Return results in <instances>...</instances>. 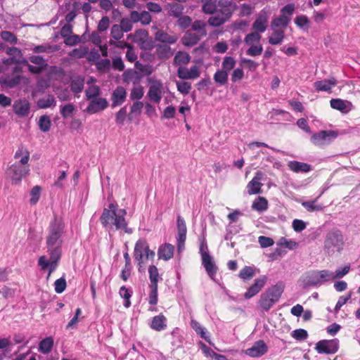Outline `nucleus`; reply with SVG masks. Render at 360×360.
I'll use <instances>...</instances> for the list:
<instances>
[{
	"mask_svg": "<svg viewBox=\"0 0 360 360\" xmlns=\"http://www.w3.org/2000/svg\"><path fill=\"white\" fill-rule=\"evenodd\" d=\"M155 40L162 42L164 44H174L177 41V37L174 35H170L163 30H158L155 33Z\"/></svg>",
	"mask_w": 360,
	"mask_h": 360,
	"instance_id": "nucleus-29",
	"label": "nucleus"
},
{
	"mask_svg": "<svg viewBox=\"0 0 360 360\" xmlns=\"http://www.w3.org/2000/svg\"><path fill=\"white\" fill-rule=\"evenodd\" d=\"M263 173L261 171H257L255 176L248 184L247 189L249 195L260 194L262 193V187L263 184L261 181L263 179Z\"/></svg>",
	"mask_w": 360,
	"mask_h": 360,
	"instance_id": "nucleus-13",
	"label": "nucleus"
},
{
	"mask_svg": "<svg viewBox=\"0 0 360 360\" xmlns=\"http://www.w3.org/2000/svg\"><path fill=\"white\" fill-rule=\"evenodd\" d=\"M202 259V264L203 265L207 274L213 278L217 274V267L210 254H204Z\"/></svg>",
	"mask_w": 360,
	"mask_h": 360,
	"instance_id": "nucleus-20",
	"label": "nucleus"
},
{
	"mask_svg": "<svg viewBox=\"0 0 360 360\" xmlns=\"http://www.w3.org/2000/svg\"><path fill=\"white\" fill-rule=\"evenodd\" d=\"M252 208L258 212H263L268 208V200L262 196H259L252 205Z\"/></svg>",
	"mask_w": 360,
	"mask_h": 360,
	"instance_id": "nucleus-40",
	"label": "nucleus"
},
{
	"mask_svg": "<svg viewBox=\"0 0 360 360\" xmlns=\"http://www.w3.org/2000/svg\"><path fill=\"white\" fill-rule=\"evenodd\" d=\"M317 274H319L321 284H322L323 282L335 279L334 273L328 270L317 271Z\"/></svg>",
	"mask_w": 360,
	"mask_h": 360,
	"instance_id": "nucleus-51",
	"label": "nucleus"
},
{
	"mask_svg": "<svg viewBox=\"0 0 360 360\" xmlns=\"http://www.w3.org/2000/svg\"><path fill=\"white\" fill-rule=\"evenodd\" d=\"M203 37L191 30H187L181 38L182 44L185 46H193L197 44Z\"/></svg>",
	"mask_w": 360,
	"mask_h": 360,
	"instance_id": "nucleus-22",
	"label": "nucleus"
},
{
	"mask_svg": "<svg viewBox=\"0 0 360 360\" xmlns=\"http://www.w3.org/2000/svg\"><path fill=\"white\" fill-rule=\"evenodd\" d=\"M143 105V102L139 101H135L131 106L130 112L127 116L128 120L131 122L133 120L134 116L140 115Z\"/></svg>",
	"mask_w": 360,
	"mask_h": 360,
	"instance_id": "nucleus-36",
	"label": "nucleus"
},
{
	"mask_svg": "<svg viewBox=\"0 0 360 360\" xmlns=\"http://www.w3.org/2000/svg\"><path fill=\"white\" fill-rule=\"evenodd\" d=\"M149 278L150 285L158 286V282L160 277L158 269L155 265H151L148 268Z\"/></svg>",
	"mask_w": 360,
	"mask_h": 360,
	"instance_id": "nucleus-46",
	"label": "nucleus"
},
{
	"mask_svg": "<svg viewBox=\"0 0 360 360\" xmlns=\"http://www.w3.org/2000/svg\"><path fill=\"white\" fill-rule=\"evenodd\" d=\"M272 35L269 37V43L271 45H278L282 43L285 37L283 30H273Z\"/></svg>",
	"mask_w": 360,
	"mask_h": 360,
	"instance_id": "nucleus-35",
	"label": "nucleus"
},
{
	"mask_svg": "<svg viewBox=\"0 0 360 360\" xmlns=\"http://www.w3.org/2000/svg\"><path fill=\"white\" fill-rule=\"evenodd\" d=\"M84 86V77L82 76H75L71 78L70 89L71 91L77 94L83 91Z\"/></svg>",
	"mask_w": 360,
	"mask_h": 360,
	"instance_id": "nucleus-27",
	"label": "nucleus"
},
{
	"mask_svg": "<svg viewBox=\"0 0 360 360\" xmlns=\"http://www.w3.org/2000/svg\"><path fill=\"white\" fill-rule=\"evenodd\" d=\"M347 101L340 98H333L330 101L331 108L342 113H347L349 111L347 107Z\"/></svg>",
	"mask_w": 360,
	"mask_h": 360,
	"instance_id": "nucleus-34",
	"label": "nucleus"
},
{
	"mask_svg": "<svg viewBox=\"0 0 360 360\" xmlns=\"http://www.w3.org/2000/svg\"><path fill=\"white\" fill-rule=\"evenodd\" d=\"M202 11L212 15L207 23L212 27H220L228 22L236 9V4L229 0H200Z\"/></svg>",
	"mask_w": 360,
	"mask_h": 360,
	"instance_id": "nucleus-2",
	"label": "nucleus"
},
{
	"mask_svg": "<svg viewBox=\"0 0 360 360\" xmlns=\"http://www.w3.org/2000/svg\"><path fill=\"white\" fill-rule=\"evenodd\" d=\"M53 339L51 337H48L43 339L39 345V349L43 354H49L53 348Z\"/></svg>",
	"mask_w": 360,
	"mask_h": 360,
	"instance_id": "nucleus-37",
	"label": "nucleus"
},
{
	"mask_svg": "<svg viewBox=\"0 0 360 360\" xmlns=\"http://www.w3.org/2000/svg\"><path fill=\"white\" fill-rule=\"evenodd\" d=\"M147 81L149 84L147 96L150 101L158 104L165 94L163 83L153 77H148Z\"/></svg>",
	"mask_w": 360,
	"mask_h": 360,
	"instance_id": "nucleus-7",
	"label": "nucleus"
},
{
	"mask_svg": "<svg viewBox=\"0 0 360 360\" xmlns=\"http://www.w3.org/2000/svg\"><path fill=\"white\" fill-rule=\"evenodd\" d=\"M110 35L115 40H120L123 37L124 32L119 25L115 24L111 27Z\"/></svg>",
	"mask_w": 360,
	"mask_h": 360,
	"instance_id": "nucleus-58",
	"label": "nucleus"
},
{
	"mask_svg": "<svg viewBox=\"0 0 360 360\" xmlns=\"http://www.w3.org/2000/svg\"><path fill=\"white\" fill-rule=\"evenodd\" d=\"M22 73V68L19 65H15L13 69L12 75H4L0 79L1 84L8 88H13L16 86L21 80L20 74Z\"/></svg>",
	"mask_w": 360,
	"mask_h": 360,
	"instance_id": "nucleus-10",
	"label": "nucleus"
},
{
	"mask_svg": "<svg viewBox=\"0 0 360 360\" xmlns=\"http://www.w3.org/2000/svg\"><path fill=\"white\" fill-rule=\"evenodd\" d=\"M127 91L122 86H117L112 92L111 96L112 107L121 105L126 100Z\"/></svg>",
	"mask_w": 360,
	"mask_h": 360,
	"instance_id": "nucleus-19",
	"label": "nucleus"
},
{
	"mask_svg": "<svg viewBox=\"0 0 360 360\" xmlns=\"http://www.w3.org/2000/svg\"><path fill=\"white\" fill-rule=\"evenodd\" d=\"M75 110V106L72 103H68L63 106H61L60 112L62 117L66 119L72 116Z\"/></svg>",
	"mask_w": 360,
	"mask_h": 360,
	"instance_id": "nucleus-52",
	"label": "nucleus"
},
{
	"mask_svg": "<svg viewBox=\"0 0 360 360\" xmlns=\"http://www.w3.org/2000/svg\"><path fill=\"white\" fill-rule=\"evenodd\" d=\"M267 346L263 340L257 341L254 345L246 349L245 354L251 357H259L267 352Z\"/></svg>",
	"mask_w": 360,
	"mask_h": 360,
	"instance_id": "nucleus-16",
	"label": "nucleus"
},
{
	"mask_svg": "<svg viewBox=\"0 0 360 360\" xmlns=\"http://www.w3.org/2000/svg\"><path fill=\"white\" fill-rule=\"evenodd\" d=\"M283 285L281 283H277L263 292L259 300V305L264 311H269L271 307L276 303L283 292Z\"/></svg>",
	"mask_w": 360,
	"mask_h": 360,
	"instance_id": "nucleus-5",
	"label": "nucleus"
},
{
	"mask_svg": "<svg viewBox=\"0 0 360 360\" xmlns=\"http://www.w3.org/2000/svg\"><path fill=\"white\" fill-rule=\"evenodd\" d=\"M289 169L296 173L303 172L306 173L311 170L310 165L298 161H291L288 163Z\"/></svg>",
	"mask_w": 360,
	"mask_h": 360,
	"instance_id": "nucleus-28",
	"label": "nucleus"
},
{
	"mask_svg": "<svg viewBox=\"0 0 360 360\" xmlns=\"http://www.w3.org/2000/svg\"><path fill=\"white\" fill-rule=\"evenodd\" d=\"M41 187L39 186H34L31 191V198L30 200V202L32 205H35L39 200L40 195H41Z\"/></svg>",
	"mask_w": 360,
	"mask_h": 360,
	"instance_id": "nucleus-60",
	"label": "nucleus"
},
{
	"mask_svg": "<svg viewBox=\"0 0 360 360\" xmlns=\"http://www.w3.org/2000/svg\"><path fill=\"white\" fill-rule=\"evenodd\" d=\"M89 101V105L85 111L91 115L101 112L108 106V102L105 98L98 97L91 99Z\"/></svg>",
	"mask_w": 360,
	"mask_h": 360,
	"instance_id": "nucleus-12",
	"label": "nucleus"
},
{
	"mask_svg": "<svg viewBox=\"0 0 360 360\" xmlns=\"http://www.w3.org/2000/svg\"><path fill=\"white\" fill-rule=\"evenodd\" d=\"M291 335L295 340L302 341L308 337V333L306 330L300 328L293 330Z\"/></svg>",
	"mask_w": 360,
	"mask_h": 360,
	"instance_id": "nucleus-64",
	"label": "nucleus"
},
{
	"mask_svg": "<svg viewBox=\"0 0 360 360\" xmlns=\"http://www.w3.org/2000/svg\"><path fill=\"white\" fill-rule=\"evenodd\" d=\"M200 68L197 65H193L188 69L186 67L180 66L177 70V76L181 79H195L200 77Z\"/></svg>",
	"mask_w": 360,
	"mask_h": 360,
	"instance_id": "nucleus-14",
	"label": "nucleus"
},
{
	"mask_svg": "<svg viewBox=\"0 0 360 360\" xmlns=\"http://www.w3.org/2000/svg\"><path fill=\"white\" fill-rule=\"evenodd\" d=\"M295 23L300 28H305L306 30H308L309 20L307 16L304 15H300L295 18Z\"/></svg>",
	"mask_w": 360,
	"mask_h": 360,
	"instance_id": "nucleus-55",
	"label": "nucleus"
},
{
	"mask_svg": "<svg viewBox=\"0 0 360 360\" xmlns=\"http://www.w3.org/2000/svg\"><path fill=\"white\" fill-rule=\"evenodd\" d=\"M177 18L178 25L181 29L185 30L188 28L189 26H191L192 22V18L190 16L181 15L180 17Z\"/></svg>",
	"mask_w": 360,
	"mask_h": 360,
	"instance_id": "nucleus-62",
	"label": "nucleus"
},
{
	"mask_svg": "<svg viewBox=\"0 0 360 360\" xmlns=\"http://www.w3.org/2000/svg\"><path fill=\"white\" fill-rule=\"evenodd\" d=\"M155 252L150 250L149 245L146 239H139L136 241L134 250V258L137 262V266L139 271H142L145 260L153 259Z\"/></svg>",
	"mask_w": 360,
	"mask_h": 360,
	"instance_id": "nucleus-6",
	"label": "nucleus"
},
{
	"mask_svg": "<svg viewBox=\"0 0 360 360\" xmlns=\"http://www.w3.org/2000/svg\"><path fill=\"white\" fill-rule=\"evenodd\" d=\"M174 251V245L169 243H165L159 247L158 250V256L160 259L167 261L173 257Z\"/></svg>",
	"mask_w": 360,
	"mask_h": 360,
	"instance_id": "nucleus-24",
	"label": "nucleus"
},
{
	"mask_svg": "<svg viewBox=\"0 0 360 360\" xmlns=\"http://www.w3.org/2000/svg\"><path fill=\"white\" fill-rule=\"evenodd\" d=\"M191 326L202 338L208 341V337L206 336L205 328H203L197 321L192 319L191 321Z\"/></svg>",
	"mask_w": 360,
	"mask_h": 360,
	"instance_id": "nucleus-48",
	"label": "nucleus"
},
{
	"mask_svg": "<svg viewBox=\"0 0 360 360\" xmlns=\"http://www.w3.org/2000/svg\"><path fill=\"white\" fill-rule=\"evenodd\" d=\"M0 36L4 41L11 44H16L18 42L17 37L10 31H2L0 33Z\"/></svg>",
	"mask_w": 360,
	"mask_h": 360,
	"instance_id": "nucleus-53",
	"label": "nucleus"
},
{
	"mask_svg": "<svg viewBox=\"0 0 360 360\" xmlns=\"http://www.w3.org/2000/svg\"><path fill=\"white\" fill-rule=\"evenodd\" d=\"M13 109L19 117H27L30 112V104L26 99H20L14 102Z\"/></svg>",
	"mask_w": 360,
	"mask_h": 360,
	"instance_id": "nucleus-17",
	"label": "nucleus"
},
{
	"mask_svg": "<svg viewBox=\"0 0 360 360\" xmlns=\"http://www.w3.org/2000/svg\"><path fill=\"white\" fill-rule=\"evenodd\" d=\"M191 60L190 55L184 51H178L174 58L175 65H186Z\"/></svg>",
	"mask_w": 360,
	"mask_h": 360,
	"instance_id": "nucleus-38",
	"label": "nucleus"
},
{
	"mask_svg": "<svg viewBox=\"0 0 360 360\" xmlns=\"http://www.w3.org/2000/svg\"><path fill=\"white\" fill-rule=\"evenodd\" d=\"M6 53L12 58H14L17 62L19 61V57H22V51L15 46L7 47Z\"/></svg>",
	"mask_w": 360,
	"mask_h": 360,
	"instance_id": "nucleus-49",
	"label": "nucleus"
},
{
	"mask_svg": "<svg viewBox=\"0 0 360 360\" xmlns=\"http://www.w3.org/2000/svg\"><path fill=\"white\" fill-rule=\"evenodd\" d=\"M315 349L319 354H335L339 349V341L338 339L320 340Z\"/></svg>",
	"mask_w": 360,
	"mask_h": 360,
	"instance_id": "nucleus-9",
	"label": "nucleus"
},
{
	"mask_svg": "<svg viewBox=\"0 0 360 360\" xmlns=\"http://www.w3.org/2000/svg\"><path fill=\"white\" fill-rule=\"evenodd\" d=\"M344 244L343 236L339 230L330 231L326 238L324 246L328 250L337 248L340 250Z\"/></svg>",
	"mask_w": 360,
	"mask_h": 360,
	"instance_id": "nucleus-8",
	"label": "nucleus"
},
{
	"mask_svg": "<svg viewBox=\"0 0 360 360\" xmlns=\"http://www.w3.org/2000/svg\"><path fill=\"white\" fill-rule=\"evenodd\" d=\"M64 233V226L61 221L54 218L50 223L46 236L47 252L50 256V260H46L44 255L41 256L38 260V264L42 270L49 268V276L58 266L62 255V236Z\"/></svg>",
	"mask_w": 360,
	"mask_h": 360,
	"instance_id": "nucleus-1",
	"label": "nucleus"
},
{
	"mask_svg": "<svg viewBox=\"0 0 360 360\" xmlns=\"http://www.w3.org/2000/svg\"><path fill=\"white\" fill-rule=\"evenodd\" d=\"M51 122L50 120V117L47 115H42L39 120V126L40 129L46 132L49 131L51 128Z\"/></svg>",
	"mask_w": 360,
	"mask_h": 360,
	"instance_id": "nucleus-50",
	"label": "nucleus"
},
{
	"mask_svg": "<svg viewBox=\"0 0 360 360\" xmlns=\"http://www.w3.org/2000/svg\"><path fill=\"white\" fill-rule=\"evenodd\" d=\"M261 38L262 36L260 35V34L254 31L248 34L245 36L244 39V42L249 46L253 45L255 43H259Z\"/></svg>",
	"mask_w": 360,
	"mask_h": 360,
	"instance_id": "nucleus-47",
	"label": "nucleus"
},
{
	"mask_svg": "<svg viewBox=\"0 0 360 360\" xmlns=\"http://www.w3.org/2000/svg\"><path fill=\"white\" fill-rule=\"evenodd\" d=\"M290 20V19L288 16L281 15L279 17L273 19L271 23V27L272 30H277V28L281 27V30H284L287 27Z\"/></svg>",
	"mask_w": 360,
	"mask_h": 360,
	"instance_id": "nucleus-30",
	"label": "nucleus"
},
{
	"mask_svg": "<svg viewBox=\"0 0 360 360\" xmlns=\"http://www.w3.org/2000/svg\"><path fill=\"white\" fill-rule=\"evenodd\" d=\"M229 73L220 69L217 70L213 76L216 84L219 86L225 85L228 82Z\"/></svg>",
	"mask_w": 360,
	"mask_h": 360,
	"instance_id": "nucleus-39",
	"label": "nucleus"
},
{
	"mask_svg": "<svg viewBox=\"0 0 360 360\" xmlns=\"http://www.w3.org/2000/svg\"><path fill=\"white\" fill-rule=\"evenodd\" d=\"M177 90L182 94H188L191 89V84L188 82L182 81L176 82Z\"/></svg>",
	"mask_w": 360,
	"mask_h": 360,
	"instance_id": "nucleus-56",
	"label": "nucleus"
},
{
	"mask_svg": "<svg viewBox=\"0 0 360 360\" xmlns=\"http://www.w3.org/2000/svg\"><path fill=\"white\" fill-rule=\"evenodd\" d=\"M321 194H320L317 198H316L313 200L304 201L302 202V205L308 211V212H314V211H321L323 210V206L321 205H316V202L318 201V199L320 198Z\"/></svg>",
	"mask_w": 360,
	"mask_h": 360,
	"instance_id": "nucleus-42",
	"label": "nucleus"
},
{
	"mask_svg": "<svg viewBox=\"0 0 360 360\" xmlns=\"http://www.w3.org/2000/svg\"><path fill=\"white\" fill-rule=\"evenodd\" d=\"M30 61L36 65H29V71L33 74H39L47 67V63L44 58L40 56H31L29 58Z\"/></svg>",
	"mask_w": 360,
	"mask_h": 360,
	"instance_id": "nucleus-15",
	"label": "nucleus"
},
{
	"mask_svg": "<svg viewBox=\"0 0 360 360\" xmlns=\"http://www.w3.org/2000/svg\"><path fill=\"white\" fill-rule=\"evenodd\" d=\"M337 80L332 77L329 79H324L321 81H317L314 83V86L316 91H328L330 92L331 91L332 87L336 86Z\"/></svg>",
	"mask_w": 360,
	"mask_h": 360,
	"instance_id": "nucleus-23",
	"label": "nucleus"
},
{
	"mask_svg": "<svg viewBox=\"0 0 360 360\" xmlns=\"http://www.w3.org/2000/svg\"><path fill=\"white\" fill-rule=\"evenodd\" d=\"M338 133L333 130H323L319 133L314 134L311 136V141L315 145H323L330 143L336 139Z\"/></svg>",
	"mask_w": 360,
	"mask_h": 360,
	"instance_id": "nucleus-11",
	"label": "nucleus"
},
{
	"mask_svg": "<svg viewBox=\"0 0 360 360\" xmlns=\"http://www.w3.org/2000/svg\"><path fill=\"white\" fill-rule=\"evenodd\" d=\"M268 27V17L265 12L260 13L252 24V29L258 32H264Z\"/></svg>",
	"mask_w": 360,
	"mask_h": 360,
	"instance_id": "nucleus-21",
	"label": "nucleus"
},
{
	"mask_svg": "<svg viewBox=\"0 0 360 360\" xmlns=\"http://www.w3.org/2000/svg\"><path fill=\"white\" fill-rule=\"evenodd\" d=\"M127 211L125 209L117 210V205L113 203L108 205V208H104L100 217L102 226L105 229H112L116 231H122L124 233L131 234L133 229L128 226L125 219Z\"/></svg>",
	"mask_w": 360,
	"mask_h": 360,
	"instance_id": "nucleus-3",
	"label": "nucleus"
},
{
	"mask_svg": "<svg viewBox=\"0 0 360 360\" xmlns=\"http://www.w3.org/2000/svg\"><path fill=\"white\" fill-rule=\"evenodd\" d=\"M266 280L267 278L264 276L255 280L254 283L245 292L244 297L246 299H250L254 297L264 286Z\"/></svg>",
	"mask_w": 360,
	"mask_h": 360,
	"instance_id": "nucleus-18",
	"label": "nucleus"
},
{
	"mask_svg": "<svg viewBox=\"0 0 360 360\" xmlns=\"http://www.w3.org/2000/svg\"><path fill=\"white\" fill-rule=\"evenodd\" d=\"M124 258L125 260V266L124 268L122 270L120 276L124 281H127L131 275V270L132 269V266L131 264V258L128 252L124 253Z\"/></svg>",
	"mask_w": 360,
	"mask_h": 360,
	"instance_id": "nucleus-33",
	"label": "nucleus"
},
{
	"mask_svg": "<svg viewBox=\"0 0 360 360\" xmlns=\"http://www.w3.org/2000/svg\"><path fill=\"white\" fill-rule=\"evenodd\" d=\"M150 328L156 331H161L166 329L167 318L162 314L155 316L152 319Z\"/></svg>",
	"mask_w": 360,
	"mask_h": 360,
	"instance_id": "nucleus-25",
	"label": "nucleus"
},
{
	"mask_svg": "<svg viewBox=\"0 0 360 360\" xmlns=\"http://www.w3.org/2000/svg\"><path fill=\"white\" fill-rule=\"evenodd\" d=\"M156 53L159 59L165 60L173 56L174 51L167 44H158L156 46Z\"/></svg>",
	"mask_w": 360,
	"mask_h": 360,
	"instance_id": "nucleus-26",
	"label": "nucleus"
},
{
	"mask_svg": "<svg viewBox=\"0 0 360 360\" xmlns=\"http://www.w3.org/2000/svg\"><path fill=\"white\" fill-rule=\"evenodd\" d=\"M255 276V271L251 266H245L240 273L239 277L243 280H249Z\"/></svg>",
	"mask_w": 360,
	"mask_h": 360,
	"instance_id": "nucleus-54",
	"label": "nucleus"
},
{
	"mask_svg": "<svg viewBox=\"0 0 360 360\" xmlns=\"http://www.w3.org/2000/svg\"><path fill=\"white\" fill-rule=\"evenodd\" d=\"M20 158V161L11 165L6 172L7 174L11 179L12 182L15 184H19L23 178L29 174L30 171L28 165L30 152L23 146L19 147L14 155L15 159Z\"/></svg>",
	"mask_w": 360,
	"mask_h": 360,
	"instance_id": "nucleus-4",
	"label": "nucleus"
},
{
	"mask_svg": "<svg viewBox=\"0 0 360 360\" xmlns=\"http://www.w3.org/2000/svg\"><path fill=\"white\" fill-rule=\"evenodd\" d=\"M304 282L309 286H317L321 285L317 271L309 272L305 276Z\"/></svg>",
	"mask_w": 360,
	"mask_h": 360,
	"instance_id": "nucleus-41",
	"label": "nucleus"
},
{
	"mask_svg": "<svg viewBox=\"0 0 360 360\" xmlns=\"http://www.w3.org/2000/svg\"><path fill=\"white\" fill-rule=\"evenodd\" d=\"M101 94L100 87L97 85H91L85 91L86 100L89 101L93 98H98Z\"/></svg>",
	"mask_w": 360,
	"mask_h": 360,
	"instance_id": "nucleus-44",
	"label": "nucleus"
},
{
	"mask_svg": "<svg viewBox=\"0 0 360 360\" xmlns=\"http://www.w3.org/2000/svg\"><path fill=\"white\" fill-rule=\"evenodd\" d=\"M56 101L53 95L49 94L46 97L39 99L37 105L40 109H45L56 106Z\"/></svg>",
	"mask_w": 360,
	"mask_h": 360,
	"instance_id": "nucleus-31",
	"label": "nucleus"
},
{
	"mask_svg": "<svg viewBox=\"0 0 360 360\" xmlns=\"http://www.w3.org/2000/svg\"><path fill=\"white\" fill-rule=\"evenodd\" d=\"M191 31L199 34V36L205 37L207 32L206 30V22L203 20H196L191 22Z\"/></svg>",
	"mask_w": 360,
	"mask_h": 360,
	"instance_id": "nucleus-32",
	"label": "nucleus"
},
{
	"mask_svg": "<svg viewBox=\"0 0 360 360\" xmlns=\"http://www.w3.org/2000/svg\"><path fill=\"white\" fill-rule=\"evenodd\" d=\"M169 15L174 18L180 17L184 10V6L177 3L169 4Z\"/></svg>",
	"mask_w": 360,
	"mask_h": 360,
	"instance_id": "nucleus-43",
	"label": "nucleus"
},
{
	"mask_svg": "<svg viewBox=\"0 0 360 360\" xmlns=\"http://www.w3.org/2000/svg\"><path fill=\"white\" fill-rule=\"evenodd\" d=\"M127 107L124 106L120 109V110L115 115V121L117 124L123 125L124 122L127 117Z\"/></svg>",
	"mask_w": 360,
	"mask_h": 360,
	"instance_id": "nucleus-59",
	"label": "nucleus"
},
{
	"mask_svg": "<svg viewBox=\"0 0 360 360\" xmlns=\"http://www.w3.org/2000/svg\"><path fill=\"white\" fill-rule=\"evenodd\" d=\"M236 61L233 57L226 56L224 58L221 63V70L228 72L233 70L236 65Z\"/></svg>",
	"mask_w": 360,
	"mask_h": 360,
	"instance_id": "nucleus-45",
	"label": "nucleus"
},
{
	"mask_svg": "<svg viewBox=\"0 0 360 360\" xmlns=\"http://www.w3.org/2000/svg\"><path fill=\"white\" fill-rule=\"evenodd\" d=\"M250 48L247 50L246 53L250 56H258L262 54L263 51V47L261 44L259 45H250Z\"/></svg>",
	"mask_w": 360,
	"mask_h": 360,
	"instance_id": "nucleus-63",
	"label": "nucleus"
},
{
	"mask_svg": "<svg viewBox=\"0 0 360 360\" xmlns=\"http://www.w3.org/2000/svg\"><path fill=\"white\" fill-rule=\"evenodd\" d=\"M143 88L141 86L134 87L130 93V98L133 101L139 100L143 96Z\"/></svg>",
	"mask_w": 360,
	"mask_h": 360,
	"instance_id": "nucleus-61",
	"label": "nucleus"
},
{
	"mask_svg": "<svg viewBox=\"0 0 360 360\" xmlns=\"http://www.w3.org/2000/svg\"><path fill=\"white\" fill-rule=\"evenodd\" d=\"M119 293L120 296L125 300L124 304V307L128 308L131 305L129 299L131 297V292L125 286H122L120 289Z\"/></svg>",
	"mask_w": 360,
	"mask_h": 360,
	"instance_id": "nucleus-57",
	"label": "nucleus"
}]
</instances>
